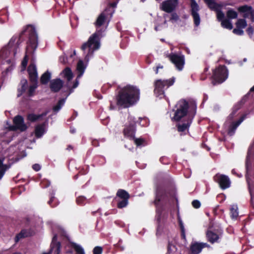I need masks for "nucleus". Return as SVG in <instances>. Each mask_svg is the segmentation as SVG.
Segmentation results:
<instances>
[{"mask_svg":"<svg viewBox=\"0 0 254 254\" xmlns=\"http://www.w3.org/2000/svg\"><path fill=\"white\" fill-rule=\"evenodd\" d=\"M139 89L136 86L128 85L122 88L116 96L117 105L124 108L135 104L139 99Z\"/></svg>","mask_w":254,"mask_h":254,"instance_id":"1","label":"nucleus"},{"mask_svg":"<svg viewBox=\"0 0 254 254\" xmlns=\"http://www.w3.org/2000/svg\"><path fill=\"white\" fill-rule=\"evenodd\" d=\"M190 104L194 108V111L192 113L190 112V113L188 115V110L189 108L188 102L185 99L180 100L176 105L177 109L172 120L178 122L185 120L188 118H193L196 113V105L194 102H191Z\"/></svg>","mask_w":254,"mask_h":254,"instance_id":"2","label":"nucleus"},{"mask_svg":"<svg viewBox=\"0 0 254 254\" xmlns=\"http://www.w3.org/2000/svg\"><path fill=\"white\" fill-rule=\"evenodd\" d=\"M173 189L174 183L171 176L167 174L161 175L160 176V202L169 201Z\"/></svg>","mask_w":254,"mask_h":254,"instance_id":"3","label":"nucleus"},{"mask_svg":"<svg viewBox=\"0 0 254 254\" xmlns=\"http://www.w3.org/2000/svg\"><path fill=\"white\" fill-rule=\"evenodd\" d=\"M24 36H28V40L27 42L26 53L30 49L33 52L38 46V35L35 28L32 25H28L20 34L17 43L23 40Z\"/></svg>","mask_w":254,"mask_h":254,"instance_id":"4","label":"nucleus"},{"mask_svg":"<svg viewBox=\"0 0 254 254\" xmlns=\"http://www.w3.org/2000/svg\"><path fill=\"white\" fill-rule=\"evenodd\" d=\"M64 77L67 79V82L64 84V89L62 91L63 93H65V96L67 97L71 93L73 92L74 89L76 88L79 84L78 78H76L74 81L72 85L71 86L70 81L73 78V73L69 67H65L63 71Z\"/></svg>","mask_w":254,"mask_h":254,"instance_id":"5","label":"nucleus"},{"mask_svg":"<svg viewBox=\"0 0 254 254\" xmlns=\"http://www.w3.org/2000/svg\"><path fill=\"white\" fill-rule=\"evenodd\" d=\"M228 77V70L225 65H219L213 70L212 75V83L213 85L221 84Z\"/></svg>","mask_w":254,"mask_h":254,"instance_id":"6","label":"nucleus"},{"mask_svg":"<svg viewBox=\"0 0 254 254\" xmlns=\"http://www.w3.org/2000/svg\"><path fill=\"white\" fill-rule=\"evenodd\" d=\"M100 46L99 35L97 33H95L89 37L88 41L84 43L81 47V49L83 51L88 49V53L85 56V59L92 55L94 51L98 50Z\"/></svg>","mask_w":254,"mask_h":254,"instance_id":"7","label":"nucleus"},{"mask_svg":"<svg viewBox=\"0 0 254 254\" xmlns=\"http://www.w3.org/2000/svg\"><path fill=\"white\" fill-rule=\"evenodd\" d=\"M129 198L130 194L127 191L123 189H119L115 198L117 201V208L122 209L126 207L129 203Z\"/></svg>","mask_w":254,"mask_h":254,"instance_id":"8","label":"nucleus"},{"mask_svg":"<svg viewBox=\"0 0 254 254\" xmlns=\"http://www.w3.org/2000/svg\"><path fill=\"white\" fill-rule=\"evenodd\" d=\"M136 121L130 118L125 125L123 133L125 136L130 140L133 139L136 132Z\"/></svg>","mask_w":254,"mask_h":254,"instance_id":"9","label":"nucleus"},{"mask_svg":"<svg viewBox=\"0 0 254 254\" xmlns=\"http://www.w3.org/2000/svg\"><path fill=\"white\" fill-rule=\"evenodd\" d=\"M154 188L155 191V199L151 202V205H154L156 207L155 221L156 222V235L159 232V182L156 179L154 182Z\"/></svg>","mask_w":254,"mask_h":254,"instance_id":"10","label":"nucleus"},{"mask_svg":"<svg viewBox=\"0 0 254 254\" xmlns=\"http://www.w3.org/2000/svg\"><path fill=\"white\" fill-rule=\"evenodd\" d=\"M169 60L174 64L179 71L183 70L185 63V56L183 55H178L176 54H171L169 55Z\"/></svg>","mask_w":254,"mask_h":254,"instance_id":"11","label":"nucleus"},{"mask_svg":"<svg viewBox=\"0 0 254 254\" xmlns=\"http://www.w3.org/2000/svg\"><path fill=\"white\" fill-rule=\"evenodd\" d=\"M190 14L193 18L194 24L198 26L200 24V18L198 12L199 7L195 0H190Z\"/></svg>","mask_w":254,"mask_h":254,"instance_id":"12","label":"nucleus"},{"mask_svg":"<svg viewBox=\"0 0 254 254\" xmlns=\"http://www.w3.org/2000/svg\"><path fill=\"white\" fill-rule=\"evenodd\" d=\"M213 179L219 185L220 188L222 190H225L230 187V179L225 175L216 174L214 176Z\"/></svg>","mask_w":254,"mask_h":254,"instance_id":"13","label":"nucleus"},{"mask_svg":"<svg viewBox=\"0 0 254 254\" xmlns=\"http://www.w3.org/2000/svg\"><path fill=\"white\" fill-rule=\"evenodd\" d=\"M14 126L11 127V129L20 130L21 131L26 130L27 128V126L24 124V118L20 115L16 116L13 120Z\"/></svg>","mask_w":254,"mask_h":254,"instance_id":"14","label":"nucleus"},{"mask_svg":"<svg viewBox=\"0 0 254 254\" xmlns=\"http://www.w3.org/2000/svg\"><path fill=\"white\" fill-rule=\"evenodd\" d=\"M249 95L250 94L245 95L241 100L233 107L231 113L227 118L228 120L231 121L238 115L237 112L238 110H240L242 106L247 102V98Z\"/></svg>","mask_w":254,"mask_h":254,"instance_id":"15","label":"nucleus"},{"mask_svg":"<svg viewBox=\"0 0 254 254\" xmlns=\"http://www.w3.org/2000/svg\"><path fill=\"white\" fill-rule=\"evenodd\" d=\"M239 12L244 13L243 17L244 18H250L251 20H254V9L252 6L248 5H244L240 6L238 8Z\"/></svg>","mask_w":254,"mask_h":254,"instance_id":"16","label":"nucleus"},{"mask_svg":"<svg viewBox=\"0 0 254 254\" xmlns=\"http://www.w3.org/2000/svg\"><path fill=\"white\" fill-rule=\"evenodd\" d=\"M64 82L60 78H56L52 80L50 84V90L54 93H57L63 89L62 91L64 89Z\"/></svg>","mask_w":254,"mask_h":254,"instance_id":"17","label":"nucleus"},{"mask_svg":"<svg viewBox=\"0 0 254 254\" xmlns=\"http://www.w3.org/2000/svg\"><path fill=\"white\" fill-rule=\"evenodd\" d=\"M209 245L206 243L192 242L190 245V254H198L204 248H208Z\"/></svg>","mask_w":254,"mask_h":254,"instance_id":"18","label":"nucleus"},{"mask_svg":"<svg viewBox=\"0 0 254 254\" xmlns=\"http://www.w3.org/2000/svg\"><path fill=\"white\" fill-rule=\"evenodd\" d=\"M27 72L30 81L31 83H38V72L35 64L30 63L28 66Z\"/></svg>","mask_w":254,"mask_h":254,"instance_id":"19","label":"nucleus"},{"mask_svg":"<svg viewBox=\"0 0 254 254\" xmlns=\"http://www.w3.org/2000/svg\"><path fill=\"white\" fill-rule=\"evenodd\" d=\"M178 4V0H167L162 3V9L171 13L173 11Z\"/></svg>","mask_w":254,"mask_h":254,"instance_id":"20","label":"nucleus"},{"mask_svg":"<svg viewBox=\"0 0 254 254\" xmlns=\"http://www.w3.org/2000/svg\"><path fill=\"white\" fill-rule=\"evenodd\" d=\"M193 118H188L185 120H182V123H179L176 125L177 130L179 132H185L189 131V127L192 123Z\"/></svg>","mask_w":254,"mask_h":254,"instance_id":"21","label":"nucleus"},{"mask_svg":"<svg viewBox=\"0 0 254 254\" xmlns=\"http://www.w3.org/2000/svg\"><path fill=\"white\" fill-rule=\"evenodd\" d=\"M107 11L104 10L98 17L96 22H95V26L97 27H100L102 26L105 21L107 19H110L112 17L107 12Z\"/></svg>","mask_w":254,"mask_h":254,"instance_id":"22","label":"nucleus"},{"mask_svg":"<svg viewBox=\"0 0 254 254\" xmlns=\"http://www.w3.org/2000/svg\"><path fill=\"white\" fill-rule=\"evenodd\" d=\"M246 118L245 115H243L241 118L236 122H232L228 128V133L229 135L232 136L234 135L235 130L241 124V123L245 120Z\"/></svg>","mask_w":254,"mask_h":254,"instance_id":"23","label":"nucleus"},{"mask_svg":"<svg viewBox=\"0 0 254 254\" xmlns=\"http://www.w3.org/2000/svg\"><path fill=\"white\" fill-rule=\"evenodd\" d=\"M175 78L173 77L169 79L161 80L160 79V98L161 95V91L163 89H167L171 86L173 85L175 82Z\"/></svg>","mask_w":254,"mask_h":254,"instance_id":"24","label":"nucleus"},{"mask_svg":"<svg viewBox=\"0 0 254 254\" xmlns=\"http://www.w3.org/2000/svg\"><path fill=\"white\" fill-rule=\"evenodd\" d=\"M206 237L207 241L211 244L219 243L220 235L214 232L211 230H207L206 233Z\"/></svg>","mask_w":254,"mask_h":254,"instance_id":"25","label":"nucleus"},{"mask_svg":"<svg viewBox=\"0 0 254 254\" xmlns=\"http://www.w3.org/2000/svg\"><path fill=\"white\" fill-rule=\"evenodd\" d=\"M32 233L31 230L22 229L20 233L17 234L14 238L15 243H17L21 239L32 236Z\"/></svg>","mask_w":254,"mask_h":254,"instance_id":"26","label":"nucleus"},{"mask_svg":"<svg viewBox=\"0 0 254 254\" xmlns=\"http://www.w3.org/2000/svg\"><path fill=\"white\" fill-rule=\"evenodd\" d=\"M46 122L36 126L35 127V135L39 138L41 137L45 132Z\"/></svg>","mask_w":254,"mask_h":254,"instance_id":"27","label":"nucleus"},{"mask_svg":"<svg viewBox=\"0 0 254 254\" xmlns=\"http://www.w3.org/2000/svg\"><path fill=\"white\" fill-rule=\"evenodd\" d=\"M48 113V111H45L44 112H43L42 114L39 115H36L33 113H30L27 115V120L30 121V122L34 123L41 119L43 117L46 116Z\"/></svg>","mask_w":254,"mask_h":254,"instance_id":"28","label":"nucleus"},{"mask_svg":"<svg viewBox=\"0 0 254 254\" xmlns=\"http://www.w3.org/2000/svg\"><path fill=\"white\" fill-rule=\"evenodd\" d=\"M209 9L212 10L217 11L220 9L221 5L215 1L214 0H204Z\"/></svg>","mask_w":254,"mask_h":254,"instance_id":"29","label":"nucleus"},{"mask_svg":"<svg viewBox=\"0 0 254 254\" xmlns=\"http://www.w3.org/2000/svg\"><path fill=\"white\" fill-rule=\"evenodd\" d=\"M65 93L61 92V95L65 97L64 98L61 99L58 101L56 105L54 106L53 108V110L54 112H58L62 108V106L64 105L65 100L67 97L65 96Z\"/></svg>","mask_w":254,"mask_h":254,"instance_id":"30","label":"nucleus"},{"mask_svg":"<svg viewBox=\"0 0 254 254\" xmlns=\"http://www.w3.org/2000/svg\"><path fill=\"white\" fill-rule=\"evenodd\" d=\"M21 87L18 89V97L22 95L26 90L28 86V82L27 79L23 78L20 81Z\"/></svg>","mask_w":254,"mask_h":254,"instance_id":"31","label":"nucleus"},{"mask_svg":"<svg viewBox=\"0 0 254 254\" xmlns=\"http://www.w3.org/2000/svg\"><path fill=\"white\" fill-rule=\"evenodd\" d=\"M85 66L84 64V63L82 61L79 60L77 64V67L76 69L78 72V74L77 76V78H80L84 73L85 69Z\"/></svg>","mask_w":254,"mask_h":254,"instance_id":"32","label":"nucleus"},{"mask_svg":"<svg viewBox=\"0 0 254 254\" xmlns=\"http://www.w3.org/2000/svg\"><path fill=\"white\" fill-rule=\"evenodd\" d=\"M51 78V74L49 71H46L41 76L40 82L42 84H47Z\"/></svg>","mask_w":254,"mask_h":254,"instance_id":"33","label":"nucleus"},{"mask_svg":"<svg viewBox=\"0 0 254 254\" xmlns=\"http://www.w3.org/2000/svg\"><path fill=\"white\" fill-rule=\"evenodd\" d=\"M118 0L115 1L113 2L109 3V5L107 6L106 8L104 10L105 11H107V12L110 15V16L113 15V13L115 12V8L116 7L117 4Z\"/></svg>","mask_w":254,"mask_h":254,"instance_id":"34","label":"nucleus"},{"mask_svg":"<svg viewBox=\"0 0 254 254\" xmlns=\"http://www.w3.org/2000/svg\"><path fill=\"white\" fill-rule=\"evenodd\" d=\"M133 141L134 144L137 147H142L146 145V143L145 140L142 137L136 138L134 137Z\"/></svg>","mask_w":254,"mask_h":254,"instance_id":"35","label":"nucleus"},{"mask_svg":"<svg viewBox=\"0 0 254 254\" xmlns=\"http://www.w3.org/2000/svg\"><path fill=\"white\" fill-rule=\"evenodd\" d=\"M48 203L52 207H55L58 205V204H59L58 200L57 198L55 197L54 193H52L50 194V200L48 201Z\"/></svg>","mask_w":254,"mask_h":254,"instance_id":"36","label":"nucleus"},{"mask_svg":"<svg viewBox=\"0 0 254 254\" xmlns=\"http://www.w3.org/2000/svg\"><path fill=\"white\" fill-rule=\"evenodd\" d=\"M71 246L76 253V254H85L83 249L79 245L75 243H71Z\"/></svg>","mask_w":254,"mask_h":254,"instance_id":"37","label":"nucleus"},{"mask_svg":"<svg viewBox=\"0 0 254 254\" xmlns=\"http://www.w3.org/2000/svg\"><path fill=\"white\" fill-rule=\"evenodd\" d=\"M221 26L225 28L231 30L233 28V25L229 19H225L221 21Z\"/></svg>","mask_w":254,"mask_h":254,"instance_id":"38","label":"nucleus"},{"mask_svg":"<svg viewBox=\"0 0 254 254\" xmlns=\"http://www.w3.org/2000/svg\"><path fill=\"white\" fill-rule=\"evenodd\" d=\"M27 91V95L29 97H32L34 95L36 89L38 87V83H32Z\"/></svg>","mask_w":254,"mask_h":254,"instance_id":"39","label":"nucleus"},{"mask_svg":"<svg viewBox=\"0 0 254 254\" xmlns=\"http://www.w3.org/2000/svg\"><path fill=\"white\" fill-rule=\"evenodd\" d=\"M178 222L179 226L181 229V238L183 240H184L185 241H186V234H185V228L183 225V223L180 218H178Z\"/></svg>","mask_w":254,"mask_h":254,"instance_id":"40","label":"nucleus"},{"mask_svg":"<svg viewBox=\"0 0 254 254\" xmlns=\"http://www.w3.org/2000/svg\"><path fill=\"white\" fill-rule=\"evenodd\" d=\"M236 25L237 28L243 29L247 26V23L245 19H239L236 23Z\"/></svg>","mask_w":254,"mask_h":254,"instance_id":"41","label":"nucleus"},{"mask_svg":"<svg viewBox=\"0 0 254 254\" xmlns=\"http://www.w3.org/2000/svg\"><path fill=\"white\" fill-rule=\"evenodd\" d=\"M226 15L229 19H235L238 17V13L232 9L228 10L226 12Z\"/></svg>","mask_w":254,"mask_h":254,"instance_id":"42","label":"nucleus"},{"mask_svg":"<svg viewBox=\"0 0 254 254\" xmlns=\"http://www.w3.org/2000/svg\"><path fill=\"white\" fill-rule=\"evenodd\" d=\"M231 216L233 218H237L238 216L239 213L238 211V208L237 206L233 205L230 208Z\"/></svg>","mask_w":254,"mask_h":254,"instance_id":"43","label":"nucleus"},{"mask_svg":"<svg viewBox=\"0 0 254 254\" xmlns=\"http://www.w3.org/2000/svg\"><path fill=\"white\" fill-rule=\"evenodd\" d=\"M86 198L84 196H79L76 198V203L78 205H84L86 203Z\"/></svg>","mask_w":254,"mask_h":254,"instance_id":"44","label":"nucleus"},{"mask_svg":"<svg viewBox=\"0 0 254 254\" xmlns=\"http://www.w3.org/2000/svg\"><path fill=\"white\" fill-rule=\"evenodd\" d=\"M57 239H58L57 235L55 234L52 239V243L51 244V250H55L56 249V243L59 242H57Z\"/></svg>","mask_w":254,"mask_h":254,"instance_id":"45","label":"nucleus"},{"mask_svg":"<svg viewBox=\"0 0 254 254\" xmlns=\"http://www.w3.org/2000/svg\"><path fill=\"white\" fill-rule=\"evenodd\" d=\"M154 94L156 95V97L159 96V79H156L155 80L154 83Z\"/></svg>","mask_w":254,"mask_h":254,"instance_id":"46","label":"nucleus"},{"mask_svg":"<svg viewBox=\"0 0 254 254\" xmlns=\"http://www.w3.org/2000/svg\"><path fill=\"white\" fill-rule=\"evenodd\" d=\"M8 54L9 51L6 48L2 49L0 51V57L1 58H6L8 56Z\"/></svg>","mask_w":254,"mask_h":254,"instance_id":"47","label":"nucleus"},{"mask_svg":"<svg viewBox=\"0 0 254 254\" xmlns=\"http://www.w3.org/2000/svg\"><path fill=\"white\" fill-rule=\"evenodd\" d=\"M28 62V57L27 55L26 54L22 61V63H21V65H22L23 70L25 69V68L27 65Z\"/></svg>","mask_w":254,"mask_h":254,"instance_id":"48","label":"nucleus"},{"mask_svg":"<svg viewBox=\"0 0 254 254\" xmlns=\"http://www.w3.org/2000/svg\"><path fill=\"white\" fill-rule=\"evenodd\" d=\"M217 12V17L219 21H222L224 19V13L219 9V10L216 11Z\"/></svg>","mask_w":254,"mask_h":254,"instance_id":"49","label":"nucleus"},{"mask_svg":"<svg viewBox=\"0 0 254 254\" xmlns=\"http://www.w3.org/2000/svg\"><path fill=\"white\" fill-rule=\"evenodd\" d=\"M102 248L99 246L95 247L93 250V254H102Z\"/></svg>","mask_w":254,"mask_h":254,"instance_id":"50","label":"nucleus"},{"mask_svg":"<svg viewBox=\"0 0 254 254\" xmlns=\"http://www.w3.org/2000/svg\"><path fill=\"white\" fill-rule=\"evenodd\" d=\"M175 249V246L169 242L167 247L168 253L169 254L172 253V252H174V250Z\"/></svg>","mask_w":254,"mask_h":254,"instance_id":"51","label":"nucleus"},{"mask_svg":"<svg viewBox=\"0 0 254 254\" xmlns=\"http://www.w3.org/2000/svg\"><path fill=\"white\" fill-rule=\"evenodd\" d=\"M191 204L192 206L196 209L199 208L201 206L200 201L198 200H194L192 201Z\"/></svg>","mask_w":254,"mask_h":254,"instance_id":"52","label":"nucleus"},{"mask_svg":"<svg viewBox=\"0 0 254 254\" xmlns=\"http://www.w3.org/2000/svg\"><path fill=\"white\" fill-rule=\"evenodd\" d=\"M233 32L238 35H242L244 34V31L242 29L240 28H235L233 30Z\"/></svg>","mask_w":254,"mask_h":254,"instance_id":"53","label":"nucleus"},{"mask_svg":"<svg viewBox=\"0 0 254 254\" xmlns=\"http://www.w3.org/2000/svg\"><path fill=\"white\" fill-rule=\"evenodd\" d=\"M61 249V243L58 242L56 243V249L54 250V254H60Z\"/></svg>","mask_w":254,"mask_h":254,"instance_id":"54","label":"nucleus"},{"mask_svg":"<svg viewBox=\"0 0 254 254\" xmlns=\"http://www.w3.org/2000/svg\"><path fill=\"white\" fill-rule=\"evenodd\" d=\"M4 159L3 158H0V170L3 168H9L7 165L3 164Z\"/></svg>","mask_w":254,"mask_h":254,"instance_id":"55","label":"nucleus"},{"mask_svg":"<svg viewBox=\"0 0 254 254\" xmlns=\"http://www.w3.org/2000/svg\"><path fill=\"white\" fill-rule=\"evenodd\" d=\"M99 159V161L100 162V163H99L100 165H103V164H105V163L106 162V159L104 157L100 156L97 157L95 158V159Z\"/></svg>","mask_w":254,"mask_h":254,"instance_id":"56","label":"nucleus"},{"mask_svg":"<svg viewBox=\"0 0 254 254\" xmlns=\"http://www.w3.org/2000/svg\"><path fill=\"white\" fill-rule=\"evenodd\" d=\"M32 168L34 171L38 172L41 170V167L39 164H34Z\"/></svg>","mask_w":254,"mask_h":254,"instance_id":"57","label":"nucleus"},{"mask_svg":"<svg viewBox=\"0 0 254 254\" xmlns=\"http://www.w3.org/2000/svg\"><path fill=\"white\" fill-rule=\"evenodd\" d=\"M9 168H3L0 170V180L2 179L5 172Z\"/></svg>","mask_w":254,"mask_h":254,"instance_id":"58","label":"nucleus"},{"mask_svg":"<svg viewBox=\"0 0 254 254\" xmlns=\"http://www.w3.org/2000/svg\"><path fill=\"white\" fill-rule=\"evenodd\" d=\"M153 56L152 55H148L146 58V63L148 64H150L152 61Z\"/></svg>","mask_w":254,"mask_h":254,"instance_id":"59","label":"nucleus"},{"mask_svg":"<svg viewBox=\"0 0 254 254\" xmlns=\"http://www.w3.org/2000/svg\"><path fill=\"white\" fill-rule=\"evenodd\" d=\"M246 32L249 35H251L253 34V32H254V29H253V28L252 27V26H250L249 27L247 30H246Z\"/></svg>","mask_w":254,"mask_h":254,"instance_id":"60","label":"nucleus"},{"mask_svg":"<svg viewBox=\"0 0 254 254\" xmlns=\"http://www.w3.org/2000/svg\"><path fill=\"white\" fill-rule=\"evenodd\" d=\"M254 92V85L250 89L249 92L247 94H250V95L248 96V98H247V100L248 99V98L249 97H253V94H252L251 93L252 92Z\"/></svg>","mask_w":254,"mask_h":254,"instance_id":"61","label":"nucleus"},{"mask_svg":"<svg viewBox=\"0 0 254 254\" xmlns=\"http://www.w3.org/2000/svg\"><path fill=\"white\" fill-rule=\"evenodd\" d=\"M92 144L94 147H98L99 146V141L97 139H93L92 141Z\"/></svg>","mask_w":254,"mask_h":254,"instance_id":"62","label":"nucleus"},{"mask_svg":"<svg viewBox=\"0 0 254 254\" xmlns=\"http://www.w3.org/2000/svg\"><path fill=\"white\" fill-rule=\"evenodd\" d=\"M67 58L65 57L64 56L61 57H60V61L61 63H63L64 64H65L67 61Z\"/></svg>","mask_w":254,"mask_h":254,"instance_id":"63","label":"nucleus"},{"mask_svg":"<svg viewBox=\"0 0 254 254\" xmlns=\"http://www.w3.org/2000/svg\"><path fill=\"white\" fill-rule=\"evenodd\" d=\"M179 18V17L178 15L176 13H173L171 15V19H174L175 20H178Z\"/></svg>","mask_w":254,"mask_h":254,"instance_id":"64","label":"nucleus"}]
</instances>
